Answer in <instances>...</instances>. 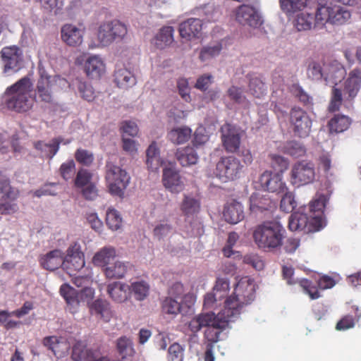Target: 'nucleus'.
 <instances>
[{
	"instance_id": "nucleus-1",
	"label": "nucleus",
	"mask_w": 361,
	"mask_h": 361,
	"mask_svg": "<svg viewBox=\"0 0 361 361\" xmlns=\"http://www.w3.org/2000/svg\"><path fill=\"white\" fill-rule=\"evenodd\" d=\"M338 3L353 6L356 4V0H317L315 13L316 26L323 27L326 23L342 25L350 19V11Z\"/></svg>"
},
{
	"instance_id": "nucleus-2",
	"label": "nucleus",
	"mask_w": 361,
	"mask_h": 361,
	"mask_svg": "<svg viewBox=\"0 0 361 361\" xmlns=\"http://www.w3.org/2000/svg\"><path fill=\"white\" fill-rule=\"evenodd\" d=\"M32 82L25 76L8 86L5 92V102L7 108L17 113H26L34 106L32 97Z\"/></svg>"
},
{
	"instance_id": "nucleus-3",
	"label": "nucleus",
	"mask_w": 361,
	"mask_h": 361,
	"mask_svg": "<svg viewBox=\"0 0 361 361\" xmlns=\"http://www.w3.org/2000/svg\"><path fill=\"white\" fill-rule=\"evenodd\" d=\"M256 284L253 279L243 276L239 279L234 286L233 292L224 300V307L236 321L245 305L250 304L255 298Z\"/></svg>"
},
{
	"instance_id": "nucleus-4",
	"label": "nucleus",
	"mask_w": 361,
	"mask_h": 361,
	"mask_svg": "<svg viewBox=\"0 0 361 361\" xmlns=\"http://www.w3.org/2000/svg\"><path fill=\"white\" fill-rule=\"evenodd\" d=\"M286 229L277 221H270L258 225L254 232L253 238L257 247L267 252H277L283 245Z\"/></svg>"
},
{
	"instance_id": "nucleus-5",
	"label": "nucleus",
	"mask_w": 361,
	"mask_h": 361,
	"mask_svg": "<svg viewBox=\"0 0 361 361\" xmlns=\"http://www.w3.org/2000/svg\"><path fill=\"white\" fill-rule=\"evenodd\" d=\"M39 74L40 77L36 85L35 96L42 102L52 103L54 92L69 86L68 82L59 75H49L42 70H39Z\"/></svg>"
},
{
	"instance_id": "nucleus-6",
	"label": "nucleus",
	"mask_w": 361,
	"mask_h": 361,
	"mask_svg": "<svg viewBox=\"0 0 361 361\" xmlns=\"http://www.w3.org/2000/svg\"><path fill=\"white\" fill-rule=\"evenodd\" d=\"M233 318L226 310V308H222L216 314L214 312L202 313L194 317L189 322V329L193 333H197L203 327L208 329L212 325L219 326L221 328H227L229 324L234 322Z\"/></svg>"
},
{
	"instance_id": "nucleus-7",
	"label": "nucleus",
	"mask_w": 361,
	"mask_h": 361,
	"mask_svg": "<svg viewBox=\"0 0 361 361\" xmlns=\"http://www.w3.org/2000/svg\"><path fill=\"white\" fill-rule=\"evenodd\" d=\"M128 33L126 25L118 20L104 21L97 29L98 46L108 47L114 41L124 39Z\"/></svg>"
},
{
	"instance_id": "nucleus-8",
	"label": "nucleus",
	"mask_w": 361,
	"mask_h": 361,
	"mask_svg": "<svg viewBox=\"0 0 361 361\" xmlns=\"http://www.w3.org/2000/svg\"><path fill=\"white\" fill-rule=\"evenodd\" d=\"M106 168V180L109 192L122 197L130 183V176L126 170L111 162H107Z\"/></svg>"
},
{
	"instance_id": "nucleus-9",
	"label": "nucleus",
	"mask_w": 361,
	"mask_h": 361,
	"mask_svg": "<svg viewBox=\"0 0 361 361\" xmlns=\"http://www.w3.org/2000/svg\"><path fill=\"white\" fill-rule=\"evenodd\" d=\"M322 222L312 219L307 206H304L290 216L288 226L293 231L315 232L323 228Z\"/></svg>"
},
{
	"instance_id": "nucleus-10",
	"label": "nucleus",
	"mask_w": 361,
	"mask_h": 361,
	"mask_svg": "<svg viewBox=\"0 0 361 361\" xmlns=\"http://www.w3.org/2000/svg\"><path fill=\"white\" fill-rule=\"evenodd\" d=\"M229 290L228 279L226 277L217 278L212 291L204 296V307L207 310H215L223 305V308H224V300L229 297Z\"/></svg>"
},
{
	"instance_id": "nucleus-11",
	"label": "nucleus",
	"mask_w": 361,
	"mask_h": 361,
	"mask_svg": "<svg viewBox=\"0 0 361 361\" xmlns=\"http://www.w3.org/2000/svg\"><path fill=\"white\" fill-rule=\"evenodd\" d=\"M315 174V166L312 161H298L291 167L289 180L293 185L300 187L312 183Z\"/></svg>"
},
{
	"instance_id": "nucleus-12",
	"label": "nucleus",
	"mask_w": 361,
	"mask_h": 361,
	"mask_svg": "<svg viewBox=\"0 0 361 361\" xmlns=\"http://www.w3.org/2000/svg\"><path fill=\"white\" fill-rule=\"evenodd\" d=\"M60 293L69 306L70 311L73 313L80 302L89 303L94 295V290L85 286L78 291L70 285L64 283L60 288Z\"/></svg>"
},
{
	"instance_id": "nucleus-13",
	"label": "nucleus",
	"mask_w": 361,
	"mask_h": 361,
	"mask_svg": "<svg viewBox=\"0 0 361 361\" xmlns=\"http://www.w3.org/2000/svg\"><path fill=\"white\" fill-rule=\"evenodd\" d=\"M23 52L17 46L6 47L0 56V71L6 75L18 72L22 66Z\"/></svg>"
},
{
	"instance_id": "nucleus-14",
	"label": "nucleus",
	"mask_w": 361,
	"mask_h": 361,
	"mask_svg": "<svg viewBox=\"0 0 361 361\" xmlns=\"http://www.w3.org/2000/svg\"><path fill=\"white\" fill-rule=\"evenodd\" d=\"M243 167L240 160L233 156L222 157L216 164L214 175L223 182L233 180L240 177Z\"/></svg>"
},
{
	"instance_id": "nucleus-15",
	"label": "nucleus",
	"mask_w": 361,
	"mask_h": 361,
	"mask_svg": "<svg viewBox=\"0 0 361 361\" xmlns=\"http://www.w3.org/2000/svg\"><path fill=\"white\" fill-rule=\"evenodd\" d=\"M287 117L290 128L295 136L306 137L310 135L312 123L310 117L305 111L299 107H293L290 109Z\"/></svg>"
},
{
	"instance_id": "nucleus-16",
	"label": "nucleus",
	"mask_w": 361,
	"mask_h": 361,
	"mask_svg": "<svg viewBox=\"0 0 361 361\" xmlns=\"http://www.w3.org/2000/svg\"><path fill=\"white\" fill-rule=\"evenodd\" d=\"M42 7L51 15L71 17L80 4L78 0H39Z\"/></svg>"
},
{
	"instance_id": "nucleus-17",
	"label": "nucleus",
	"mask_w": 361,
	"mask_h": 361,
	"mask_svg": "<svg viewBox=\"0 0 361 361\" xmlns=\"http://www.w3.org/2000/svg\"><path fill=\"white\" fill-rule=\"evenodd\" d=\"M63 269L71 275L72 271H80L84 267L85 264V255L78 242L75 241L70 244L66 255H63Z\"/></svg>"
},
{
	"instance_id": "nucleus-18",
	"label": "nucleus",
	"mask_w": 361,
	"mask_h": 361,
	"mask_svg": "<svg viewBox=\"0 0 361 361\" xmlns=\"http://www.w3.org/2000/svg\"><path fill=\"white\" fill-rule=\"evenodd\" d=\"M234 16L235 20L242 25L257 28L263 23L259 10L250 5L239 6L235 9Z\"/></svg>"
},
{
	"instance_id": "nucleus-19",
	"label": "nucleus",
	"mask_w": 361,
	"mask_h": 361,
	"mask_svg": "<svg viewBox=\"0 0 361 361\" xmlns=\"http://www.w3.org/2000/svg\"><path fill=\"white\" fill-rule=\"evenodd\" d=\"M261 187L269 192L283 194L288 188L283 180V175L279 173L264 171L259 179Z\"/></svg>"
},
{
	"instance_id": "nucleus-20",
	"label": "nucleus",
	"mask_w": 361,
	"mask_h": 361,
	"mask_svg": "<svg viewBox=\"0 0 361 361\" xmlns=\"http://www.w3.org/2000/svg\"><path fill=\"white\" fill-rule=\"evenodd\" d=\"M223 146L228 152L233 153L239 149L240 145V132L236 126L226 123L221 128Z\"/></svg>"
},
{
	"instance_id": "nucleus-21",
	"label": "nucleus",
	"mask_w": 361,
	"mask_h": 361,
	"mask_svg": "<svg viewBox=\"0 0 361 361\" xmlns=\"http://www.w3.org/2000/svg\"><path fill=\"white\" fill-rule=\"evenodd\" d=\"M294 269L291 266L283 267V276L289 285L298 283L312 300H316L321 297L317 288L312 285V282L306 279H295L293 277Z\"/></svg>"
},
{
	"instance_id": "nucleus-22",
	"label": "nucleus",
	"mask_w": 361,
	"mask_h": 361,
	"mask_svg": "<svg viewBox=\"0 0 361 361\" xmlns=\"http://www.w3.org/2000/svg\"><path fill=\"white\" fill-rule=\"evenodd\" d=\"M85 27L66 23L61 27V37L62 41L69 47H78L83 42Z\"/></svg>"
},
{
	"instance_id": "nucleus-23",
	"label": "nucleus",
	"mask_w": 361,
	"mask_h": 361,
	"mask_svg": "<svg viewBox=\"0 0 361 361\" xmlns=\"http://www.w3.org/2000/svg\"><path fill=\"white\" fill-rule=\"evenodd\" d=\"M276 208V203L267 195L253 193L250 197V210L256 216L265 215Z\"/></svg>"
},
{
	"instance_id": "nucleus-24",
	"label": "nucleus",
	"mask_w": 361,
	"mask_h": 361,
	"mask_svg": "<svg viewBox=\"0 0 361 361\" xmlns=\"http://www.w3.org/2000/svg\"><path fill=\"white\" fill-rule=\"evenodd\" d=\"M162 182L165 188L171 193H180L185 188L183 178L173 167L164 169Z\"/></svg>"
},
{
	"instance_id": "nucleus-25",
	"label": "nucleus",
	"mask_w": 361,
	"mask_h": 361,
	"mask_svg": "<svg viewBox=\"0 0 361 361\" xmlns=\"http://www.w3.org/2000/svg\"><path fill=\"white\" fill-rule=\"evenodd\" d=\"M326 74L324 81L328 85L339 87V83L342 82L346 75V71L343 66L338 61L333 60L326 63Z\"/></svg>"
},
{
	"instance_id": "nucleus-26",
	"label": "nucleus",
	"mask_w": 361,
	"mask_h": 361,
	"mask_svg": "<svg viewBox=\"0 0 361 361\" xmlns=\"http://www.w3.org/2000/svg\"><path fill=\"white\" fill-rule=\"evenodd\" d=\"M329 198L326 195L317 193L315 197L307 206V211L311 214L313 219H316L318 223L322 221V227L324 228L326 224V219L324 216V211L326 207Z\"/></svg>"
},
{
	"instance_id": "nucleus-27",
	"label": "nucleus",
	"mask_w": 361,
	"mask_h": 361,
	"mask_svg": "<svg viewBox=\"0 0 361 361\" xmlns=\"http://www.w3.org/2000/svg\"><path fill=\"white\" fill-rule=\"evenodd\" d=\"M85 71L87 75L91 78H100L106 72L104 61L99 55L90 56L85 63Z\"/></svg>"
},
{
	"instance_id": "nucleus-28",
	"label": "nucleus",
	"mask_w": 361,
	"mask_h": 361,
	"mask_svg": "<svg viewBox=\"0 0 361 361\" xmlns=\"http://www.w3.org/2000/svg\"><path fill=\"white\" fill-rule=\"evenodd\" d=\"M202 29V20L198 18H189L179 25L180 35L186 40L198 38L201 35Z\"/></svg>"
},
{
	"instance_id": "nucleus-29",
	"label": "nucleus",
	"mask_w": 361,
	"mask_h": 361,
	"mask_svg": "<svg viewBox=\"0 0 361 361\" xmlns=\"http://www.w3.org/2000/svg\"><path fill=\"white\" fill-rule=\"evenodd\" d=\"M343 86L342 91L344 94H348L349 99L354 98L357 94L361 86V70L355 68L350 71L347 80L339 87Z\"/></svg>"
},
{
	"instance_id": "nucleus-30",
	"label": "nucleus",
	"mask_w": 361,
	"mask_h": 361,
	"mask_svg": "<svg viewBox=\"0 0 361 361\" xmlns=\"http://www.w3.org/2000/svg\"><path fill=\"white\" fill-rule=\"evenodd\" d=\"M223 216L228 223L238 224L244 219L243 207L235 200L228 202L224 207Z\"/></svg>"
},
{
	"instance_id": "nucleus-31",
	"label": "nucleus",
	"mask_w": 361,
	"mask_h": 361,
	"mask_svg": "<svg viewBox=\"0 0 361 361\" xmlns=\"http://www.w3.org/2000/svg\"><path fill=\"white\" fill-rule=\"evenodd\" d=\"M43 344L51 350L57 357L65 356L70 348L69 344L65 339L54 336L45 337Z\"/></svg>"
},
{
	"instance_id": "nucleus-32",
	"label": "nucleus",
	"mask_w": 361,
	"mask_h": 361,
	"mask_svg": "<svg viewBox=\"0 0 361 361\" xmlns=\"http://www.w3.org/2000/svg\"><path fill=\"white\" fill-rule=\"evenodd\" d=\"M39 262L47 270L54 271L60 267L63 269V252L59 249L51 250L42 256Z\"/></svg>"
},
{
	"instance_id": "nucleus-33",
	"label": "nucleus",
	"mask_w": 361,
	"mask_h": 361,
	"mask_svg": "<svg viewBox=\"0 0 361 361\" xmlns=\"http://www.w3.org/2000/svg\"><path fill=\"white\" fill-rule=\"evenodd\" d=\"M189 308L184 302L174 298L166 296L161 301V309L164 314L173 316L178 314H185Z\"/></svg>"
},
{
	"instance_id": "nucleus-34",
	"label": "nucleus",
	"mask_w": 361,
	"mask_h": 361,
	"mask_svg": "<svg viewBox=\"0 0 361 361\" xmlns=\"http://www.w3.org/2000/svg\"><path fill=\"white\" fill-rule=\"evenodd\" d=\"M107 292L114 301L123 302L130 296V286L123 282H113L108 285Z\"/></svg>"
},
{
	"instance_id": "nucleus-35",
	"label": "nucleus",
	"mask_w": 361,
	"mask_h": 361,
	"mask_svg": "<svg viewBox=\"0 0 361 361\" xmlns=\"http://www.w3.org/2000/svg\"><path fill=\"white\" fill-rule=\"evenodd\" d=\"M200 202L194 196L184 194L180 204V209L183 214L187 218H193L200 211Z\"/></svg>"
},
{
	"instance_id": "nucleus-36",
	"label": "nucleus",
	"mask_w": 361,
	"mask_h": 361,
	"mask_svg": "<svg viewBox=\"0 0 361 361\" xmlns=\"http://www.w3.org/2000/svg\"><path fill=\"white\" fill-rule=\"evenodd\" d=\"M164 164L160 150L155 142H152L146 150V164L149 170L157 171Z\"/></svg>"
},
{
	"instance_id": "nucleus-37",
	"label": "nucleus",
	"mask_w": 361,
	"mask_h": 361,
	"mask_svg": "<svg viewBox=\"0 0 361 361\" xmlns=\"http://www.w3.org/2000/svg\"><path fill=\"white\" fill-rule=\"evenodd\" d=\"M131 265L126 262L116 260L104 268V273L108 279H121L130 269Z\"/></svg>"
},
{
	"instance_id": "nucleus-38",
	"label": "nucleus",
	"mask_w": 361,
	"mask_h": 361,
	"mask_svg": "<svg viewBox=\"0 0 361 361\" xmlns=\"http://www.w3.org/2000/svg\"><path fill=\"white\" fill-rule=\"evenodd\" d=\"M116 257V250L113 247H104L98 251L92 258L94 265L105 268L110 264Z\"/></svg>"
},
{
	"instance_id": "nucleus-39",
	"label": "nucleus",
	"mask_w": 361,
	"mask_h": 361,
	"mask_svg": "<svg viewBox=\"0 0 361 361\" xmlns=\"http://www.w3.org/2000/svg\"><path fill=\"white\" fill-rule=\"evenodd\" d=\"M167 296L184 302L188 307H190L193 304L192 295L185 293L183 285L178 281L172 283L169 286Z\"/></svg>"
},
{
	"instance_id": "nucleus-40",
	"label": "nucleus",
	"mask_w": 361,
	"mask_h": 361,
	"mask_svg": "<svg viewBox=\"0 0 361 361\" xmlns=\"http://www.w3.org/2000/svg\"><path fill=\"white\" fill-rule=\"evenodd\" d=\"M176 156L183 166H190L196 164L199 159L197 153L191 147L178 149Z\"/></svg>"
},
{
	"instance_id": "nucleus-41",
	"label": "nucleus",
	"mask_w": 361,
	"mask_h": 361,
	"mask_svg": "<svg viewBox=\"0 0 361 361\" xmlns=\"http://www.w3.org/2000/svg\"><path fill=\"white\" fill-rule=\"evenodd\" d=\"M60 142L59 138H55L49 142L43 141L35 142L34 146L42 157L51 159L59 151Z\"/></svg>"
},
{
	"instance_id": "nucleus-42",
	"label": "nucleus",
	"mask_w": 361,
	"mask_h": 361,
	"mask_svg": "<svg viewBox=\"0 0 361 361\" xmlns=\"http://www.w3.org/2000/svg\"><path fill=\"white\" fill-rule=\"evenodd\" d=\"M174 29L171 26H165L160 29L153 39L152 43L159 49H164L173 41Z\"/></svg>"
},
{
	"instance_id": "nucleus-43",
	"label": "nucleus",
	"mask_w": 361,
	"mask_h": 361,
	"mask_svg": "<svg viewBox=\"0 0 361 361\" xmlns=\"http://www.w3.org/2000/svg\"><path fill=\"white\" fill-rule=\"evenodd\" d=\"M114 81L120 88L127 89L136 83L135 77L126 68H119L115 71Z\"/></svg>"
},
{
	"instance_id": "nucleus-44",
	"label": "nucleus",
	"mask_w": 361,
	"mask_h": 361,
	"mask_svg": "<svg viewBox=\"0 0 361 361\" xmlns=\"http://www.w3.org/2000/svg\"><path fill=\"white\" fill-rule=\"evenodd\" d=\"M226 96L234 104L243 109H248L250 106V102L247 99L243 90L240 87L235 85L230 87L226 92Z\"/></svg>"
},
{
	"instance_id": "nucleus-45",
	"label": "nucleus",
	"mask_w": 361,
	"mask_h": 361,
	"mask_svg": "<svg viewBox=\"0 0 361 361\" xmlns=\"http://www.w3.org/2000/svg\"><path fill=\"white\" fill-rule=\"evenodd\" d=\"M248 92L253 97L260 99L267 94V86L261 77L252 75L249 80Z\"/></svg>"
},
{
	"instance_id": "nucleus-46",
	"label": "nucleus",
	"mask_w": 361,
	"mask_h": 361,
	"mask_svg": "<svg viewBox=\"0 0 361 361\" xmlns=\"http://www.w3.org/2000/svg\"><path fill=\"white\" fill-rule=\"evenodd\" d=\"M293 20V25L298 31L309 30L312 27L315 16L307 11H298Z\"/></svg>"
},
{
	"instance_id": "nucleus-47",
	"label": "nucleus",
	"mask_w": 361,
	"mask_h": 361,
	"mask_svg": "<svg viewBox=\"0 0 361 361\" xmlns=\"http://www.w3.org/2000/svg\"><path fill=\"white\" fill-rule=\"evenodd\" d=\"M192 130L186 126L175 128L168 133L169 140L175 145H181L188 141Z\"/></svg>"
},
{
	"instance_id": "nucleus-48",
	"label": "nucleus",
	"mask_w": 361,
	"mask_h": 361,
	"mask_svg": "<svg viewBox=\"0 0 361 361\" xmlns=\"http://www.w3.org/2000/svg\"><path fill=\"white\" fill-rule=\"evenodd\" d=\"M351 124L350 118L345 115H335L328 123L331 133H340L348 130Z\"/></svg>"
},
{
	"instance_id": "nucleus-49",
	"label": "nucleus",
	"mask_w": 361,
	"mask_h": 361,
	"mask_svg": "<svg viewBox=\"0 0 361 361\" xmlns=\"http://www.w3.org/2000/svg\"><path fill=\"white\" fill-rule=\"evenodd\" d=\"M97 352L87 348L82 342H78L73 348L71 357L74 361H91Z\"/></svg>"
},
{
	"instance_id": "nucleus-50",
	"label": "nucleus",
	"mask_w": 361,
	"mask_h": 361,
	"mask_svg": "<svg viewBox=\"0 0 361 361\" xmlns=\"http://www.w3.org/2000/svg\"><path fill=\"white\" fill-rule=\"evenodd\" d=\"M90 310L92 314L99 316L106 322L109 321L111 317L109 304L106 301L97 300L90 305Z\"/></svg>"
},
{
	"instance_id": "nucleus-51",
	"label": "nucleus",
	"mask_w": 361,
	"mask_h": 361,
	"mask_svg": "<svg viewBox=\"0 0 361 361\" xmlns=\"http://www.w3.org/2000/svg\"><path fill=\"white\" fill-rule=\"evenodd\" d=\"M281 10L289 17L302 11L307 5V0H279Z\"/></svg>"
},
{
	"instance_id": "nucleus-52",
	"label": "nucleus",
	"mask_w": 361,
	"mask_h": 361,
	"mask_svg": "<svg viewBox=\"0 0 361 361\" xmlns=\"http://www.w3.org/2000/svg\"><path fill=\"white\" fill-rule=\"evenodd\" d=\"M222 49L220 42H214L204 46L200 51L199 59L202 62H208L219 55Z\"/></svg>"
},
{
	"instance_id": "nucleus-53",
	"label": "nucleus",
	"mask_w": 361,
	"mask_h": 361,
	"mask_svg": "<svg viewBox=\"0 0 361 361\" xmlns=\"http://www.w3.org/2000/svg\"><path fill=\"white\" fill-rule=\"evenodd\" d=\"M326 63H322L319 61H312L309 63L307 75L309 78L314 80H320L325 78L326 74Z\"/></svg>"
},
{
	"instance_id": "nucleus-54",
	"label": "nucleus",
	"mask_w": 361,
	"mask_h": 361,
	"mask_svg": "<svg viewBox=\"0 0 361 361\" xmlns=\"http://www.w3.org/2000/svg\"><path fill=\"white\" fill-rule=\"evenodd\" d=\"M129 286L130 295H133L137 300L142 301L149 295V286L144 281L133 282Z\"/></svg>"
},
{
	"instance_id": "nucleus-55",
	"label": "nucleus",
	"mask_w": 361,
	"mask_h": 361,
	"mask_svg": "<svg viewBox=\"0 0 361 361\" xmlns=\"http://www.w3.org/2000/svg\"><path fill=\"white\" fill-rule=\"evenodd\" d=\"M116 347L119 355L124 358L130 357L135 353L133 341L127 336L120 337L117 340Z\"/></svg>"
},
{
	"instance_id": "nucleus-56",
	"label": "nucleus",
	"mask_w": 361,
	"mask_h": 361,
	"mask_svg": "<svg viewBox=\"0 0 361 361\" xmlns=\"http://www.w3.org/2000/svg\"><path fill=\"white\" fill-rule=\"evenodd\" d=\"M106 222L111 230L117 231L122 226L123 219L117 210L109 208L106 214Z\"/></svg>"
},
{
	"instance_id": "nucleus-57",
	"label": "nucleus",
	"mask_w": 361,
	"mask_h": 361,
	"mask_svg": "<svg viewBox=\"0 0 361 361\" xmlns=\"http://www.w3.org/2000/svg\"><path fill=\"white\" fill-rule=\"evenodd\" d=\"M283 152L292 157H300L305 154V147L299 142L291 140L285 143Z\"/></svg>"
},
{
	"instance_id": "nucleus-58",
	"label": "nucleus",
	"mask_w": 361,
	"mask_h": 361,
	"mask_svg": "<svg viewBox=\"0 0 361 361\" xmlns=\"http://www.w3.org/2000/svg\"><path fill=\"white\" fill-rule=\"evenodd\" d=\"M9 147H11L15 152H21L22 147L20 145L17 135H13L9 140L5 136H0V151L2 153H5L8 151Z\"/></svg>"
},
{
	"instance_id": "nucleus-59",
	"label": "nucleus",
	"mask_w": 361,
	"mask_h": 361,
	"mask_svg": "<svg viewBox=\"0 0 361 361\" xmlns=\"http://www.w3.org/2000/svg\"><path fill=\"white\" fill-rule=\"evenodd\" d=\"M199 14L207 22H214L220 18L219 9L212 4L204 5L200 8Z\"/></svg>"
},
{
	"instance_id": "nucleus-60",
	"label": "nucleus",
	"mask_w": 361,
	"mask_h": 361,
	"mask_svg": "<svg viewBox=\"0 0 361 361\" xmlns=\"http://www.w3.org/2000/svg\"><path fill=\"white\" fill-rule=\"evenodd\" d=\"M184 348L178 343L171 344L168 348L166 361H183Z\"/></svg>"
},
{
	"instance_id": "nucleus-61",
	"label": "nucleus",
	"mask_w": 361,
	"mask_h": 361,
	"mask_svg": "<svg viewBox=\"0 0 361 361\" xmlns=\"http://www.w3.org/2000/svg\"><path fill=\"white\" fill-rule=\"evenodd\" d=\"M243 262L251 266L257 271H261L264 267V262L261 256L257 253H249L243 257Z\"/></svg>"
},
{
	"instance_id": "nucleus-62",
	"label": "nucleus",
	"mask_w": 361,
	"mask_h": 361,
	"mask_svg": "<svg viewBox=\"0 0 361 361\" xmlns=\"http://www.w3.org/2000/svg\"><path fill=\"white\" fill-rule=\"evenodd\" d=\"M76 84L78 91L84 99L91 102L94 99V92L90 84L78 79Z\"/></svg>"
},
{
	"instance_id": "nucleus-63",
	"label": "nucleus",
	"mask_w": 361,
	"mask_h": 361,
	"mask_svg": "<svg viewBox=\"0 0 361 361\" xmlns=\"http://www.w3.org/2000/svg\"><path fill=\"white\" fill-rule=\"evenodd\" d=\"M271 165L275 169L279 171L278 173H281L286 171L289 166V161L280 155L278 154H271Z\"/></svg>"
},
{
	"instance_id": "nucleus-64",
	"label": "nucleus",
	"mask_w": 361,
	"mask_h": 361,
	"mask_svg": "<svg viewBox=\"0 0 361 361\" xmlns=\"http://www.w3.org/2000/svg\"><path fill=\"white\" fill-rule=\"evenodd\" d=\"M282 195H283L281 200V209L286 212H291L296 207L294 195L288 190Z\"/></svg>"
}]
</instances>
